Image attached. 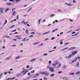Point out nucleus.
<instances>
[{
  "instance_id": "obj_40",
  "label": "nucleus",
  "mask_w": 80,
  "mask_h": 80,
  "mask_svg": "<svg viewBox=\"0 0 80 80\" xmlns=\"http://www.w3.org/2000/svg\"><path fill=\"white\" fill-rule=\"evenodd\" d=\"M19 18V16H17L16 17V19L17 20H18Z\"/></svg>"
},
{
  "instance_id": "obj_14",
  "label": "nucleus",
  "mask_w": 80,
  "mask_h": 80,
  "mask_svg": "<svg viewBox=\"0 0 80 80\" xmlns=\"http://www.w3.org/2000/svg\"><path fill=\"white\" fill-rule=\"evenodd\" d=\"M40 43V42H35V43H34L33 44L34 45H37V44H38V43Z\"/></svg>"
},
{
  "instance_id": "obj_15",
  "label": "nucleus",
  "mask_w": 80,
  "mask_h": 80,
  "mask_svg": "<svg viewBox=\"0 0 80 80\" xmlns=\"http://www.w3.org/2000/svg\"><path fill=\"white\" fill-rule=\"evenodd\" d=\"M39 76V74L37 73L36 74V75H34V77H35V78H36V77H38Z\"/></svg>"
},
{
  "instance_id": "obj_25",
  "label": "nucleus",
  "mask_w": 80,
  "mask_h": 80,
  "mask_svg": "<svg viewBox=\"0 0 80 80\" xmlns=\"http://www.w3.org/2000/svg\"><path fill=\"white\" fill-rule=\"evenodd\" d=\"M57 30H58V29H55L54 30H53L52 32H51V33H53L54 32H55V31H57Z\"/></svg>"
},
{
  "instance_id": "obj_51",
  "label": "nucleus",
  "mask_w": 80,
  "mask_h": 80,
  "mask_svg": "<svg viewBox=\"0 0 80 80\" xmlns=\"http://www.w3.org/2000/svg\"><path fill=\"white\" fill-rule=\"evenodd\" d=\"M54 51H55V50H52V51H49L48 52H54Z\"/></svg>"
},
{
  "instance_id": "obj_13",
  "label": "nucleus",
  "mask_w": 80,
  "mask_h": 80,
  "mask_svg": "<svg viewBox=\"0 0 80 80\" xmlns=\"http://www.w3.org/2000/svg\"><path fill=\"white\" fill-rule=\"evenodd\" d=\"M63 68H67V65H66V63H64V64L63 66Z\"/></svg>"
},
{
  "instance_id": "obj_45",
  "label": "nucleus",
  "mask_w": 80,
  "mask_h": 80,
  "mask_svg": "<svg viewBox=\"0 0 80 80\" xmlns=\"http://www.w3.org/2000/svg\"><path fill=\"white\" fill-rule=\"evenodd\" d=\"M62 79H64V80L65 79H67V78L65 77L64 78H62Z\"/></svg>"
},
{
  "instance_id": "obj_6",
  "label": "nucleus",
  "mask_w": 80,
  "mask_h": 80,
  "mask_svg": "<svg viewBox=\"0 0 80 80\" xmlns=\"http://www.w3.org/2000/svg\"><path fill=\"white\" fill-rule=\"evenodd\" d=\"M76 48V47H73L70 48L68 49V50H73L74 49H75Z\"/></svg>"
},
{
  "instance_id": "obj_57",
  "label": "nucleus",
  "mask_w": 80,
  "mask_h": 80,
  "mask_svg": "<svg viewBox=\"0 0 80 80\" xmlns=\"http://www.w3.org/2000/svg\"><path fill=\"white\" fill-rule=\"evenodd\" d=\"M79 30H80V29H78L76 30L77 32V31H79Z\"/></svg>"
},
{
  "instance_id": "obj_38",
  "label": "nucleus",
  "mask_w": 80,
  "mask_h": 80,
  "mask_svg": "<svg viewBox=\"0 0 80 80\" xmlns=\"http://www.w3.org/2000/svg\"><path fill=\"white\" fill-rule=\"evenodd\" d=\"M15 27V25H13L11 26V27H10V28H13V27Z\"/></svg>"
},
{
  "instance_id": "obj_30",
  "label": "nucleus",
  "mask_w": 80,
  "mask_h": 80,
  "mask_svg": "<svg viewBox=\"0 0 80 80\" xmlns=\"http://www.w3.org/2000/svg\"><path fill=\"white\" fill-rule=\"evenodd\" d=\"M68 48V47L64 48L63 49H62V51H64V50H67Z\"/></svg>"
},
{
  "instance_id": "obj_4",
  "label": "nucleus",
  "mask_w": 80,
  "mask_h": 80,
  "mask_svg": "<svg viewBox=\"0 0 80 80\" xmlns=\"http://www.w3.org/2000/svg\"><path fill=\"white\" fill-rule=\"evenodd\" d=\"M78 53V51H73L71 53L72 54V55L73 56L75 54H77Z\"/></svg>"
},
{
  "instance_id": "obj_12",
  "label": "nucleus",
  "mask_w": 80,
  "mask_h": 80,
  "mask_svg": "<svg viewBox=\"0 0 80 80\" xmlns=\"http://www.w3.org/2000/svg\"><path fill=\"white\" fill-rule=\"evenodd\" d=\"M76 65L77 67H79V65H80V63H79V62H77Z\"/></svg>"
},
{
  "instance_id": "obj_22",
  "label": "nucleus",
  "mask_w": 80,
  "mask_h": 80,
  "mask_svg": "<svg viewBox=\"0 0 80 80\" xmlns=\"http://www.w3.org/2000/svg\"><path fill=\"white\" fill-rule=\"evenodd\" d=\"M54 16H55L54 14H51L50 15L51 17H54Z\"/></svg>"
},
{
  "instance_id": "obj_54",
  "label": "nucleus",
  "mask_w": 80,
  "mask_h": 80,
  "mask_svg": "<svg viewBox=\"0 0 80 80\" xmlns=\"http://www.w3.org/2000/svg\"><path fill=\"white\" fill-rule=\"evenodd\" d=\"M31 34H35V32H31Z\"/></svg>"
},
{
  "instance_id": "obj_10",
  "label": "nucleus",
  "mask_w": 80,
  "mask_h": 80,
  "mask_svg": "<svg viewBox=\"0 0 80 80\" xmlns=\"http://www.w3.org/2000/svg\"><path fill=\"white\" fill-rule=\"evenodd\" d=\"M21 23H24V25H27V23H28V22H25V21H22L21 22Z\"/></svg>"
},
{
  "instance_id": "obj_48",
  "label": "nucleus",
  "mask_w": 80,
  "mask_h": 80,
  "mask_svg": "<svg viewBox=\"0 0 80 80\" xmlns=\"http://www.w3.org/2000/svg\"><path fill=\"white\" fill-rule=\"evenodd\" d=\"M79 34V32H77L76 34H75V36H76V35H78Z\"/></svg>"
},
{
  "instance_id": "obj_39",
  "label": "nucleus",
  "mask_w": 80,
  "mask_h": 80,
  "mask_svg": "<svg viewBox=\"0 0 80 80\" xmlns=\"http://www.w3.org/2000/svg\"><path fill=\"white\" fill-rule=\"evenodd\" d=\"M32 7L27 12H28L29 11L31 10H32Z\"/></svg>"
},
{
  "instance_id": "obj_1",
  "label": "nucleus",
  "mask_w": 80,
  "mask_h": 80,
  "mask_svg": "<svg viewBox=\"0 0 80 80\" xmlns=\"http://www.w3.org/2000/svg\"><path fill=\"white\" fill-rule=\"evenodd\" d=\"M28 72V70L27 71V69H25L21 71V73L22 75H25Z\"/></svg>"
},
{
  "instance_id": "obj_26",
  "label": "nucleus",
  "mask_w": 80,
  "mask_h": 80,
  "mask_svg": "<svg viewBox=\"0 0 80 80\" xmlns=\"http://www.w3.org/2000/svg\"><path fill=\"white\" fill-rule=\"evenodd\" d=\"M48 75H49V73H48V72L44 74V75H45V76H48Z\"/></svg>"
},
{
  "instance_id": "obj_53",
  "label": "nucleus",
  "mask_w": 80,
  "mask_h": 80,
  "mask_svg": "<svg viewBox=\"0 0 80 80\" xmlns=\"http://www.w3.org/2000/svg\"><path fill=\"white\" fill-rule=\"evenodd\" d=\"M75 32H72V34L73 35V34H75Z\"/></svg>"
},
{
  "instance_id": "obj_47",
  "label": "nucleus",
  "mask_w": 80,
  "mask_h": 80,
  "mask_svg": "<svg viewBox=\"0 0 80 80\" xmlns=\"http://www.w3.org/2000/svg\"><path fill=\"white\" fill-rule=\"evenodd\" d=\"M49 63H50V64H51V63H52V61H49L48 62Z\"/></svg>"
},
{
  "instance_id": "obj_52",
  "label": "nucleus",
  "mask_w": 80,
  "mask_h": 80,
  "mask_svg": "<svg viewBox=\"0 0 80 80\" xmlns=\"http://www.w3.org/2000/svg\"><path fill=\"white\" fill-rule=\"evenodd\" d=\"M44 80H47V78H46V77H44Z\"/></svg>"
},
{
  "instance_id": "obj_3",
  "label": "nucleus",
  "mask_w": 80,
  "mask_h": 80,
  "mask_svg": "<svg viewBox=\"0 0 80 80\" xmlns=\"http://www.w3.org/2000/svg\"><path fill=\"white\" fill-rule=\"evenodd\" d=\"M49 71L50 72H54V69H53V67H50V68H49Z\"/></svg>"
},
{
  "instance_id": "obj_18",
  "label": "nucleus",
  "mask_w": 80,
  "mask_h": 80,
  "mask_svg": "<svg viewBox=\"0 0 80 80\" xmlns=\"http://www.w3.org/2000/svg\"><path fill=\"white\" fill-rule=\"evenodd\" d=\"M77 59H80V57H78L76 58H75V60L77 61Z\"/></svg>"
},
{
  "instance_id": "obj_60",
  "label": "nucleus",
  "mask_w": 80,
  "mask_h": 80,
  "mask_svg": "<svg viewBox=\"0 0 80 80\" xmlns=\"http://www.w3.org/2000/svg\"><path fill=\"white\" fill-rule=\"evenodd\" d=\"M16 46V45H12L11 46V47H15Z\"/></svg>"
},
{
  "instance_id": "obj_37",
  "label": "nucleus",
  "mask_w": 80,
  "mask_h": 80,
  "mask_svg": "<svg viewBox=\"0 0 80 80\" xmlns=\"http://www.w3.org/2000/svg\"><path fill=\"white\" fill-rule=\"evenodd\" d=\"M25 39H26V38H25L24 39L22 40V42H25Z\"/></svg>"
},
{
  "instance_id": "obj_2",
  "label": "nucleus",
  "mask_w": 80,
  "mask_h": 80,
  "mask_svg": "<svg viewBox=\"0 0 80 80\" xmlns=\"http://www.w3.org/2000/svg\"><path fill=\"white\" fill-rule=\"evenodd\" d=\"M56 63H53L52 64V66H53V68H55L56 67V66L58 64V61H56Z\"/></svg>"
},
{
  "instance_id": "obj_62",
  "label": "nucleus",
  "mask_w": 80,
  "mask_h": 80,
  "mask_svg": "<svg viewBox=\"0 0 80 80\" xmlns=\"http://www.w3.org/2000/svg\"><path fill=\"white\" fill-rule=\"evenodd\" d=\"M7 72H4V75H7Z\"/></svg>"
},
{
  "instance_id": "obj_20",
  "label": "nucleus",
  "mask_w": 80,
  "mask_h": 80,
  "mask_svg": "<svg viewBox=\"0 0 80 80\" xmlns=\"http://www.w3.org/2000/svg\"><path fill=\"white\" fill-rule=\"evenodd\" d=\"M36 59H33L31 60L30 61V62H33V61H35V60H36Z\"/></svg>"
},
{
  "instance_id": "obj_24",
  "label": "nucleus",
  "mask_w": 80,
  "mask_h": 80,
  "mask_svg": "<svg viewBox=\"0 0 80 80\" xmlns=\"http://www.w3.org/2000/svg\"><path fill=\"white\" fill-rule=\"evenodd\" d=\"M20 57L19 56H18L17 57H16L15 58V59H19L20 58Z\"/></svg>"
},
{
  "instance_id": "obj_21",
  "label": "nucleus",
  "mask_w": 80,
  "mask_h": 80,
  "mask_svg": "<svg viewBox=\"0 0 80 80\" xmlns=\"http://www.w3.org/2000/svg\"><path fill=\"white\" fill-rule=\"evenodd\" d=\"M12 3H6V5H12Z\"/></svg>"
},
{
  "instance_id": "obj_41",
  "label": "nucleus",
  "mask_w": 80,
  "mask_h": 80,
  "mask_svg": "<svg viewBox=\"0 0 80 80\" xmlns=\"http://www.w3.org/2000/svg\"><path fill=\"white\" fill-rule=\"evenodd\" d=\"M29 70H32V67H31L29 68Z\"/></svg>"
},
{
  "instance_id": "obj_17",
  "label": "nucleus",
  "mask_w": 80,
  "mask_h": 80,
  "mask_svg": "<svg viewBox=\"0 0 80 80\" xmlns=\"http://www.w3.org/2000/svg\"><path fill=\"white\" fill-rule=\"evenodd\" d=\"M12 15L13 16H15V15H16V12L15 11H14L12 13Z\"/></svg>"
},
{
  "instance_id": "obj_34",
  "label": "nucleus",
  "mask_w": 80,
  "mask_h": 80,
  "mask_svg": "<svg viewBox=\"0 0 80 80\" xmlns=\"http://www.w3.org/2000/svg\"><path fill=\"white\" fill-rule=\"evenodd\" d=\"M72 54L69 55V56H68V58H71V57H72Z\"/></svg>"
},
{
  "instance_id": "obj_7",
  "label": "nucleus",
  "mask_w": 80,
  "mask_h": 80,
  "mask_svg": "<svg viewBox=\"0 0 80 80\" xmlns=\"http://www.w3.org/2000/svg\"><path fill=\"white\" fill-rule=\"evenodd\" d=\"M61 67H62V64L60 63L58 64V66L56 67V68H61Z\"/></svg>"
},
{
  "instance_id": "obj_8",
  "label": "nucleus",
  "mask_w": 80,
  "mask_h": 80,
  "mask_svg": "<svg viewBox=\"0 0 80 80\" xmlns=\"http://www.w3.org/2000/svg\"><path fill=\"white\" fill-rule=\"evenodd\" d=\"M77 62L76 60H75V59L74 60H72L71 62H69V63L70 64H72V63H74V62Z\"/></svg>"
},
{
  "instance_id": "obj_28",
  "label": "nucleus",
  "mask_w": 80,
  "mask_h": 80,
  "mask_svg": "<svg viewBox=\"0 0 80 80\" xmlns=\"http://www.w3.org/2000/svg\"><path fill=\"white\" fill-rule=\"evenodd\" d=\"M48 55V54L47 53H44L43 54V56H47Z\"/></svg>"
},
{
  "instance_id": "obj_35",
  "label": "nucleus",
  "mask_w": 80,
  "mask_h": 80,
  "mask_svg": "<svg viewBox=\"0 0 80 80\" xmlns=\"http://www.w3.org/2000/svg\"><path fill=\"white\" fill-rule=\"evenodd\" d=\"M7 23V21L6 20V21H5V23H4V24H3V26H4L5 25V24H6V23Z\"/></svg>"
},
{
  "instance_id": "obj_36",
  "label": "nucleus",
  "mask_w": 80,
  "mask_h": 80,
  "mask_svg": "<svg viewBox=\"0 0 80 80\" xmlns=\"http://www.w3.org/2000/svg\"><path fill=\"white\" fill-rule=\"evenodd\" d=\"M33 37V35H32L29 36V38H32V37Z\"/></svg>"
},
{
  "instance_id": "obj_16",
  "label": "nucleus",
  "mask_w": 80,
  "mask_h": 80,
  "mask_svg": "<svg viewBox=\"0 0 80 80\" xmlns=\"http://www.w3.org/2000/svg\"><path fill=\"white\" fill-rule=\"evenodd\" d=\"M17 77H21L22 76V74L21 73L18 74L17 75Z\"/></svg>"
},
{
  "instance_id": "obj_56",
  "label": "nucleus",
  "mask_w": 80,
  "mask_h": 80,
  "mask_svg": "<svg viewBox=\"0 0 80 80\" xmlns=\"http://www.w3.org/2000/svg\"><path fill=\"white\" fill-rule=\"evenodd\" d=\"M37 35H41V33H37Z\"/></svg>"
},
{
  "instance_id": "obj_50",
  "label": "nucleus",
  "mask_w": 80,
  "mask_h": 80,
  "mask_svg": "<svg viewBox=\"0 0 80 80\" xmlns=\"http://www.w3.org/2000/svg\"><path fill=\"white\" fill-rule=\"evenodd\" d=\"M53 76H54V74H52L51 75V77H53Z\"/></svg>"
},
{
  "instance_id": "obj_19",
  "label": "nucleus",
  "mask_w": 80,
  "mask_h": 80,
  "mask_svg": "<svg viewBox=\"0 0 80 80\" xmlns=\"http://www.w3.org/2000/svg\"><path fill=\"white\" fill-rule=\"evenodd\" d=\"M50 32V31H48V32H46L42 34L43 35H45L46 34H47V33H49Z\"/></svg>"
},
{
  "instance_id": "obj_64",
  "label": "nucleus",
  "mask_w": 80,
  "mask_h": 80,
  "mask_svg": "<svg viewBox=\"0 0 80 80\" xmlns=\"http://www.w3.org/2000/svg\"><path fill=\"white\" fill-rule=\"evenodd\" d=\"M60 45H62V44H63V42H60Z\"/></svg>"
},
{
  "instance_id": "obj_27",
  "label": "nucleus",
  "mask_w": 80,
  "mask_h": 80,
  "mask_svg": "<svg viewBox=\"0 0 80 80\" xmlns=\"http://www.w3.org/2000/svg\"><path fill=\"white\" fill-rule=\"evenodd\" d=\"M9 10V8H7L5 10V12H7V11H8Z\"/></svg>"
},
{
  "instance_id": "obj_23",
  "label": "nucleus",
  "mask_w": 80,
  "mask_h": 80,
  "mask_svg": "<svg viewBox=\"0 0 80 80\" xmlns=\"http://www.w3.org/2000/svg\"><path fill=\"white\" fill-rule=\"evenodd\" d=\"M80 71H78L76 73V74L78 75V74H80Z\"/></svg>"
},
{
  "instance_id": "obj_9",
  "label": "nucleus",
  "mask_w": 80,
  "mask_h": 80,
  "mask_svg": "<svg viewBox=\"0 0 80 80\" xmlns=\"http://www.w3.org/2000/svg\"><path fill=\"white\" fill-rule=\"evenodd\" d=\"M15 78H8L7 79H6V80H13V79H15Z\"/></svg>"
},
{
  "instance_id": "obj_42",
  "label": "nucleus",
  "mask_w": 80,
  "mask_h": 80,
  "mask_svg": "<svg viewBox=\"0 0 80 80\" xmlns=\"http://www.w3.org/2000/svg\"><path fill=\"white\" fill-rule=\"evenodd\" d=\"M54 39H55V38H54V37H52V38L51 39V40H54Z\"/></svg>"
},
{
  "instance_id": "obj_11",
  "label": "nucleus",
  "mask_w": 80,
  "mask_h": 80,
  "mask_svg": "<svg viewBox=\"0 0 80 80\" xmlns=\"http://www.w3.org/2000/svg\"><path fill=\"white\" fill-rule=\"evenodd\" d=\"M12 56H9L6 59V60H10V59H11L12 58H11Z\"/></svg>"
},
{
  "instance_id": "obj_43",
  "label": "nucleus",
  "mask_w": 80,
  "mask_h": 80,
  "mask_svg": "<svg viewBox=\"0 0 80 80\" xmlns=\"http://www.w3.org/2000/svg\"><path fill=\"white\" fill-rule=\"evenodd\" d=\"M31 73H35V71L34 70H33V71H31Z\"/></svg>"
},
{
  "instance_id": "obj_32",
  "label": "nucleus",
  "mask_w": 80,
  "mask_h": 80,
  "mask_svg": "<svg viewBox=\"0 0 80 80\" xmlns=\"http://www.w3.org/2000/svg\"><path fill=\"white\" fill-rule=\"evenodd\" d=\"M74 73L73 72H72L69 73L70 75H74Z\"/></svg>"
},
{
  "instance_id": "obj_58",
  "label": "nucleus",
  "mask_w": 80,
  "mask_h": 80,
  "mask_svg": "<svg viewBox=\"0 0 80 80\" xmlns=\"http://www.w3.org/2000/svg\"><path fill=\"white\" fill-rule=\"evenodd\" d=\"M20 0H16V1L17 2H20Z\"/></svg>"
},
{
  "instance_id": "obj_46",
  "label": "nucleus",
  "mask_w": 80,
  "mask_h": 80,
  "mask_svg": "<svg viewBox=\"0 0 80 80\" xmlns=\"http://www.w3.org/2000/svg\"><path fill=\"white\" fill-rule=\"evenodd\" d=\"M72 32V30H70L68 32H67V33H70V32Z\"/></svg>"
},
{
  "instance_id": "obj_31",
  "label": "nucleus",
  "mask_w": 80,
  "mask_h": 80,
  "mask_svg": "<svg viewBox=\"0 0 80 80\" xmlns=\"http://www.w3.org/2000/svg\"><path fill=\"white\" fill-rule=\"evenodd\" d=\"M41 44H39V45H38V46L39 47H40V46H42V45H43V43H41Z\"/></svg>"
},
{
  "instance_id": "obj_5",
  "label": "nucleus",
  "mask_w": 80,
  "mask_h": 80,
  "mask_svg": "<svg viewBox=\"0 0 80 80\" xmlns=\"http://www.w3.org/2000/svg\"><path fill=\"white\" fill-rule=\"evenodd\" d=\"M47 73H48L47 71H46L45 72H39L40 74H41V75H44V74H45Z\"/></svg>"
},
{
  "instance_id": "obj_44",
  "label": "nucleus",
  "mask_w": 80,
  "mask_h": 80,
  "mask_svg": "<svg viewBox=\"0 0 80 80\" xmlns=\"http://www.w3.org/2000/svg\"><path fill=\"white\" fill-rule=\"evenodd\" d=\"M68 44H69V43L67 42V43H65L64 44V45H68Z\"/></svg>"
},
{
  "instance_id": "obj_63",
  "label": "nucleus",
  "mask_w": 80,
  "mask_h": 80,
  "mask_svg": "<svg viewBox=\"0 0 80 80\" xmlns=\"http://www.w3.org/2000/svg\"><path fill=\"white\" fill-rule=\"evenodd\" d=\"M58 12H62V11L60 10V9H58Z\"/></svg>"
},
{
  "instance_id": "obj_61",
  "label": "nucleus",
  "mask_w": 80,
  "mask_h": 80,
  "mask_svg": "<svg viewBox=\"0 0 80 80\" xmlns=\"http://www.w3.org/2000/svg\"><path fill=\"white\" fill-rule=\"evenodd\" d=\"M5 37H6V38H10V37H9V36H6Z\"/></svg>"
},
{
  "instance_id": "obj_49",
  "label": "nucleus",
  "mask_w": 80,
  "mask_h": 80,
  "mask_svg": "<svg viewBox=\"0 0 80 80\" xmlns=\"http://www.w3.org/2000/svg\"><path fill=\"white\" fill-rule=\"evenodd\" d=\"M0 10H3V8H0Z\"/></svg>"
},
{
  "instance_id": "obj_55",
  "label": "nucleus",
  "mask_w": 80,
  "mask_h": 80,
  "mask_svg": "<svg viewBox=\"0 0 80 80\" xmlns=\"http://www.w3.org/2000/svg\"><path fill=\"white\" fill-rule=\"evenodd\" d=\"M67 5H68V6H72V4H67Z\"/></svg>"
},
{
  "instance_id": "obj_33",
  "label": "nucleus",
  "mask_w": 80,
  "mask_h": 80,
  "mask_svg": "<svg viewBox=\"0 0 80 80\" xmlns=\"http://www.w3.org/2000/svg\"><path fill=\"white\" fill-rule=\"evenodd\" d=\"M39 60L40 62H42V61H43V59L42 58H41L39 59Z\"/></svg>"
},
{
  "instance_id": "obj_59",
  "label": "nucleus",
  "mask_w": 80,
  "mask_h": 80,
  "mask_svg": "<svg viewBox=\"0 0 80 80\" xmlns=\"http://www.w3.org/2000/svg\"><path fill=\"white\" fill-rule=\"evenodd\" d=\"M16 30H17V29H16L12 31V32H16Z\"/></svg>"
},
{
  "instance_id": "obj_29",
  "label": "nucleus",
  "mask_w": 80,
  "mask_h": 80,
  "mask_svg": "<svg viewBox=\"0 0 80 80\" xmlns=\"http://www.w3.org/2000/svg\"><path fill=\"white\" fill-rule=\"evenodd\" d=\"M25 32L26 33H28V30H25Z\"/></svg>"
}]
</instances>
